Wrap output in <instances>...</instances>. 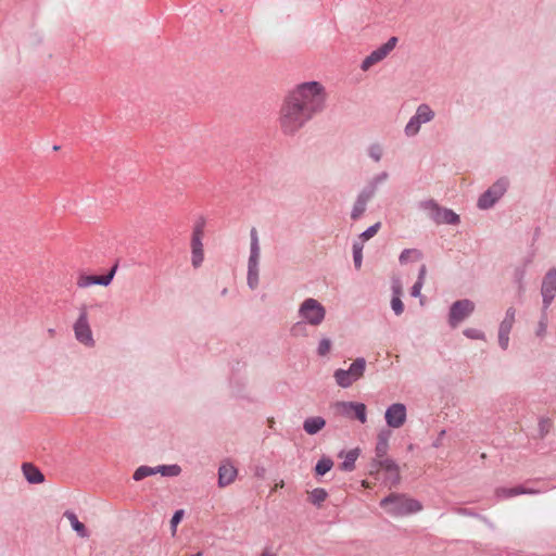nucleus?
Wrapping results in <instances>:
<instances>
[{
	"label": "nucleus",
	"mask_w": 556,
	"mask_h": 556,
	"mask_svg": "<svg viewBox=\"0 0 556 556\" xmlns=\"http://www.w3.org/2000/svg\"><path fill=\"white\" fill-rule=\"evenodd\" d=\"M261 249L258 244V236L255 228L251 230V255L249 258V268H258Z\"/></svg>",
	"instance_id": "18"
},
{
	"label": "nucleus",
	"mask_w": 556,
	"mask_h": 556,
	"mask_svg": "<svg viewBox=\"0 0 556 556\" xmlns=\"http://www.w3.org/2000/svg\"><path fill=\"white\" fill-rule=\"evenodd\" d=\"M507 186L508 181L503 178L497 180L488 191L491 192L492 197L495 198L496 201L504 194Z\"/></svg>",
	"instance_id": "28"
},
{
	"label": "nucleus",
	"mask_w": 556,
	"mask_h": 556,
	"mask_svg": "<svg viewBox=\"0 0 556 556\" xmlns=\"http://www.w3.org/2000/svg\"><path fill=\"white\" fill-rule=\"evenodd\" d=\"M380 229V223H376L375 225L370 226L368 229H366L361 236L359 238L363 240V241H366V240H369L370 238H372L377 232L378 230Z\"/></svg>",
	"instance_id": "38"
},
{
	"label": "nucleus",
	"mask_w": 556,
	"mask_h": 556,
	"mask_svg": "<svg viewBox=\"0 0 556 556\" xmlns=\"http://www.w3.org/2000/svg\"><path fill=\"white\" fill-rule=\"evenodd\" d=\"M391 306L396 315H401L404 311V305H403L400 296H393V299L391 301Z\"/></svg>",
	"instance_id": "41"
},
{
	"label": "nucleus",
	"mask_w": 556,
	"mask_h": 556,
	"mask_svg": "<svg viewBox=\"0 0 556 556\" xmlns=\"http://www.w3.org/2000/svg\"><path fill=\"white\" fill-rule=\"evenodd\" d=\"M545 330H546V323L544 320H541L539 324L538 334L539 336L544 334Z\"/></svg>",
	"instance_id": "47"
},
{
	"label": "nucleus",
	"mask_w": 556,
	"mask_h": 556,
	"mask_svg": "<svg viewBox=\"0 0 556 556\" xmlns=\"http://www.w3.org/2000/svg\"><path fill=\"white\" fill-rule=\"evenodd\" d=\"M368 154L374 161L378 162L382 157L383 148L379 143H374L368 148Z\"/></svg>",
	"instance_id": "35"
},
{
	"label": "nucleus",
	"mask_w": 556,
	"mask_h": 556,
	"mask_svg": "<svg viewBox=\"0 0 556 556\" xmlns=\"http://www.w3.org/2000/svg\"><path fill=\"white\" fill-rule=\"evenodd\" d=\"M392 290H393L394 296H400L402 294V285L399 279H395L393 281Z\"/></svg>",
	"instance_id": "45"
},
{
	"label": "nucleus",
	"mask_w": 556,
	"mask_h": 556,
	"mask_svg": "<svg viewBox=\"0 0 556 556\" xmlns=\"http://www.w3.org/2000/svg\"><path fill=\"white\" fill-rule=\"evenodd\" d=\"M358 455H359V450L358 448H354V450L349 451L345 454L344 462L341 464V468L344 471H352L354 469V464H355Z\"/></svg>",
	"instance_id": "24"
},
{
	"label": "nucleus",
	"mask_w": 556,
	"mask_h": 556,
	"mask_svg": "<svg viewBox=\"0 0 556 556\" xmlns=\"http://www.w3.org/2000/svg\"><path fill=\"white\" fill-rule=\"evenodd\" d=\"M475 309L473 302L469 300L456 301L450 309L448 323L455 328L457 325L468 317Z\"/></svg>",
	"instance_id": "9"
},
{
	"label": "nucleus",
	"mask_w": 556,
	"mask_h": 556,
	"mask_svg": "<svg viewBox=\"0 0 556 556\" xmlns=\"http://www.w3.org/2000/svg\"><path fill=\"white\" fill-rule=\"evenodd\" d=\"M434 111L428 104H420L417 108L415 115L410 117V119L405 126L406 136H416L420 130V126L425 123L431 122L434 118Z\"/></svg>",
	"instance_id": "6"
},
{
	"label": "nucleus",
	"mask_w": 556,
	"mask_h": 556,
	"mask_svg": "<svg viewBox=\"0 0 556 556\" xmlns=\"http://www.w3.org/2000/svg\"><path fill=\"white\" fill-rule=\"evenodd\" d=\"M495 198L492 197L491 192L486 191L484 192L479 201H478V206L480 208H489L491 207L494 203H495Z\"/></svg>",
	"instance_id": "33"
},
{
	"label": "nucleus",
	"mask_w": 556,
	"mask_h": 556,
	"mask_svg": "<svg viewBox=\"0 0 556 556\" xmlns=\"http://www.w3.org/2000/svg\"><path fill=\"white\" fill-rule=\"evenodd\" d=\"M435 218L438 223L443 224H457L459 222V216L447 208L438 210Z\"/></svg>",
	"instance_id": "23"
},
{
	"label": "nucleus",
	"mask_w": 556,
	"mask_h": 556,
	"mask_svg": "<svg viewBox=\"0 0 556 556\" xmlns=\"http://www.w3.org/2000/svg\"><path fill=\"white\" fill-rule=\"evenodd\" d=\"M332 409L337 416L356 418L362 424L367 421L366 405L356 402H337Z\"/></svg>",
	"instance_id": "7"
},
{
	"label": "nucleus",
	"mask_w": 556,
	"mask_h": 556,
	"mask_svg": "<svg viewBox=\"0 0 556 556\" xmlns=\"http://www.w3.org/2000/svg\"><path fill=\"white\" fill-rule=\"evenodd\" d=\"M331 350V341L329 339H323L318 345V354L320 356L327 355Z\"/></svg>",
	"instance_id": "40"
},
{
	"label": "nucleus",
	"mask_w": 556,
	"mask_h": 556,
	"mask_svg": "<svg viewBox=\"0 0 556 556\" xmlns=\"http://www.w3.org/2000/svg\"><path fill=\"white\" fill-rule=\"evenodd\" d=\"M556 293V269H551L542 283V296L545 308L552 303Z\"/></svg>",
	"instance_id": "13"
},
{
	"label": "nucleus",
	"mask_w": 556,
	"mask_h": 556,
	"mask_svg": "<svg viewBox=\"0 0 556 556\" xmlns=\"http://www.w3.org/2000/svg\"><path fill=\"white\" fill-rule=\"evenodd\" d=\"M386 422L390 428H401L407 418L406 407L402 403H394L390 405L384 414Z\"/></svg>",
	"instance_id": "10"
},
{
	"label": "nucleus",
	"mask_w": 556,
	"mask_h": 556,
	"mask_svg": "<svg viewBox=\"0 0 556 556\" xmlns=\"http://www.w3.org/2000/svg\"><path fill=\"white\" fill-rule=\"evenodd\" d=\"M248 283L254 289L258 283V268H249L248 269Z\"/></svg>",
	"instance_id": "37"
},
{
	"label": "nucleus",
	"mask_w": 556,
	"mask_h": 556,
	"mask_svg": "<svg viewBox=\"0 0 556 556\" xmlns=\"http://www.w3.org/2000/svg\"><path fill=\"white\" fill-rule=\"evenodd\" d=\"M22 469H23V473H24L26 480L29 483H41V482H43V480H45L43 475L34 465L28 464V463L24 464Z\"/></svg>",
	"instance_id": "20"
},
{
	"label": "nucleus",
	"mask_w": 556,
	"mask_h": 556,
	"mask_svg": "<svg viewBox=\"0 0 556 556\" xmlns=\"http://www.w3.org/2000/svg\"><path fill=\"white\" fill-rule=\"evenodd\" d=\"M422 285L424 282L421 281H416L415 285L413 286L412 288V295L413 296H420L421 295V288H422Z\"/></svg>",
	"instance_id": "44"
},
{
	"label": "nucleus",
	"mask_w": 556,
	"mask_h": 556,
	"mask_svg": "<svg viewBox=\"0 0 556 556\" xmlns=\"http://www.w3.org/2000/svg\"><path fill=\"white\" fill-rule=\"evenodd\" d=\"M328 493L325 489L317 488L308 492V501L314 505H320L326 501Z\"/></svg>",
	"instance_id": "25"
},
{
	"label": "nucleus",
	"mask_w": 556,
	"mask_h": 556,
	"mask_svg": "<svg viewBox=\"0 0 556 556\" xmlns=\"http://www.w3.org/2000/svg\"><path fill=\"white\" fill-rule=\"evenodd\" d=\"M390 437H391V431L390 430H381L378 433L376 448H375L376 457L374 459V464L372 465L378 464L379 459L388 458L387 457V453H388V450H389V439H390Z\"/></svg>",
	"instance_id": "16"
},
{
	"label": "nucleus",
	"mask_w": 556,
	"mask_h": 556,
	"mask_svg": "<svg viewBox=\"0 0 556 556\" xmlns=\"http://www.w3.org/2000/svg\"><path fill=\"white\" fill-rule=\"evenodd\" d=\"M353 260L355 267L357 269L361 268L363 261V243L355 242L353 244Z\"/></svg>",
	"instance_id": "32"
},
{
	"label": "nucleus",
	"mask_w": 556,
	"mask_h": 556,
	"mask_svg": "<svg viewBox=\"0 0 556 556\" xmlns=\"http://www.w3.org/2000/svg\"><path fill=\"white\" fill-rule=\"evenodd\" d=\"M380 469H383L388 472V480L391 482L392 485L399 483L401 479L399 466L392 459H379L378 464L372 465V469L370 472L372 473L375 470L379 471Z\"/></svg>",
	"instance_id": "14"
},
{
	"label": "nucleus",
	"mask_w": 556,
	"mask_h": 556,
	"mask_svg": "<svg viewBox=\"0 0 556 556\" xmlns=\"http://www.w3.org/2000/svg\"><path fill=\"white\" fill-rule=\"evenodd\" d=\"M514 323H515V309L513 307H510L507 309L506 317L501 323L498 331L509 333L513 328Z\"/></svg>",
	"instance_id": "27"
},
{
	"label": "nucleus",
	"mask_w": 556,
	"mask_h": 556,
	"mask_svg": "<svg viewBox=\"0 0 556 556\" xmlns=\"http://www.w3.org/2000/svg\"><path fill=\"white\" fill-rule=\"evenodd\" d=\"M332 460L329 459V458H321L318 460L317 465H316V473L319 475V476H323L325 475L326 472H328L331 468H332Z\"/></svg>",
	"instance_id": "31"
},
{
	"label": "nucleus",
	"mask_w": 556,
	"mask_h": 556,
	"mask_svg": "<svg viewBox=\"0 0 556 556\" xmlns=\"http://www.w3.org/2000/svg\"><path fill=\"white\" fill-rule=\"evenodd\" d=\"M362 484H363V486H365V488H369L368 482H367V481H365V480L362 482Z\"/></svg>",
	"instance_id": "50"
},
{
	"label": "nucleus",
	"mask_w": 556,
	"mask_h": 556,
	"mask_svg": "<svg viewBox=\"0 0 556 556\" xmlns=\"http://www.w3.org/2000/svg\"><path fill=\"white\" fill-rule=\"evenodd\" d=\"M286 98L314 116L323 111L327 92L319 81H305L296 85Z\"/></svg>",
	"instance_id": "1"
},
{
	"label": "nucleus",
	"mask_w": 556,
	"mask_h": 556,
	"mask_svg": "<svg viewBox=\"0 0 556 556\" xmlns=\"http://www.w3.org/2000/svg\"><path fill=\"white\" fill-rule=\"evenodd\" d=\"M283 485H285V482H283V480H281L280 482L276 483L275 490L278 488H283Z\"/></svg>",
	"instance_id": "49"
},
{
	"label": "nucleus",
	"mask_w": 556,
	"mask_h": 556,
	"mask_svg": "<svg viewBox=\"0 0 556 556\" xmlns=\"http://www.w3.org/2000/svg\"><path fill=\"white\" fill-rule=\"evenodd\" d=\"M426 274H427V268H426V265H422L419 269V274H418V280L417 281H421L424 282L425 278H426Z\"/></svg>",
	"instance_id": "46"
},
{
	"label": "nucleus",
	"mask_w": 556,
	"mask_h": 556,
	"mask_svg": "<svg viewBox=\"0 0 556 556\" xmlns=\"http://www.w3.org/2000/svg\"><path fill=\"white\" fill-rule=\"evenodd\" d=\"M299 317L311 326H319L326 317V308L317 300L308 298L300 305Z\"/></svg>",
	"instance_id": "4"
},
{
	"label": "nucleus",
	"mask_w": 556,
	"mask_h": 556,
	"mask_svg": "<svg viewBox=\"0 0 556 556\" xmlns=\"http://www.w3.org/2000/svg\"><path fill=\"white\" fill-rule=\"evenodd\" d=\"M202 232L197 230L192 237V264L199 266L203 261V249L201 242Z\"/></svg>",
	"instance_id": "19"
},
{
	"label": "nucleus",
	"mask_w": 556,
	"mask_h": 556,
	"mask_svg": "<svg viewBox=\"0 0 556 556\" xmlns=\"http://www.w3.org/2000/svg\"><path fill=\"white\" fill-rule=\"evenodd\" d=\"M157 472V468H151V467H147V466H141L139 467L135 473H134V479L136 481H139V480H142L143 478L148 477V476H151V475H154Z\"/></svg>",
	"instance_id": "30"
},
{
	"label": "nucleus",
	"mask_w": 556,
	"mask_h": 556,
	"mask_svg": "<svg viewBox=\"0 0 556 556\" xmlns=\"http://www.w3.org/2000/svg\"><path fill=\"white\" fill-rule=\"evenodd\" d=\"M182 516H184V510H177V511L174 514V516L172 517V519H170V526H172L173 533H175V532H176V527H177V525L181 521Z\"/></svg>",
	"instance_id": "42"
},
{
	"label": "nucleus",
	"mask_w": 556,
	"mask_h": 556,
	"mask_svg": "<svg viewBox=\"0 0 556 556\" xmlns=\"http://www.w3.org/2000/svg\"><path fill=\"white\" fill-rule=\"evenodd\" d=\"M76 339L85 345L92 346L94 344L92 332L88 324L86 311L81 312L74 326Z\"/></svg>",
	"instance_id": "11"
},
{
	"label": "nucleus",
	"mask_w": 556,
	"mask_h": 556,
	"mask_svg": "<svg viewBox=\"0 0 556 556\" xmlns=\"http://www.w3.org/2000/svg\"><path fill=\"white\" fill-rule=\"evenodd\" d=\"M325 419L323 417L317 416L307 418L303 424V428L306 433L315 434L318 431H320L325 427Z\"/></svg>",
	"instance_id": "21"
},
{
	"label": "nucleus",
	"mask_w": 556,
	"mask_h": 556,
	"mask_svg": "<svg viewBox=\"0 0 556 556\" xmlns=\"http://www.w3.org/2000/svg\"><path fill=\"white\" fill-rule=\"evenodd\" d=\"M553 426V421L549 418H541L539 421V432L541 437L546 435Z\"/></svg>",
	"instance_id": "36"
},
{
	"label": "nucleus",
	"mask_w": 556,
	"mask_h": 556,
	"mask_svg": "<svg viewBox=\"0 0 556 556\" xmlns=\"http://www.w3.org/2000/svg\"><path fill=\"white\" fill-rule=\"evenodd\" d=\"M366 204H367V198L364 195H359L358 199L356 200V202L353 206L352 213H351L352 219L356 220L357 218H359L362 216V214L366 210Z\"/></svg>",
	"instance_id": "26"
},
{
	"label": "nucleus",
	"mask_w": 556,
	"mask_h": 556,
	"mask_svg": "<svg viewBox=\"0 0 556 556\" xmlns=\"http://www.w3.org/2000/svg\"><path fill=\"white\" fill-rule=\"evenodd\" d=\"M314 116L285 97L279 110V127L285 136H294Z\"/></svg>",
	"instance_id": "2"
},
{
	"label": "nucleus",
	"mask_w": 556,
	"mask_h": 556,
	"mask_svg": "<svg viewBox=\"0 0 556 556\" xmlns=\"http://www.w3.org/2000/svg\"><path fill=\"white\" fill-rule=\"evenodd\" d=\"M464 334L469 339L484 340V333L478 329L467 328L464 330Z\"/></svg>",
	"instance_id": "39"
},
{
	"label": "nucleus",
	"mask_w": 556,
	"mask_h": 556,
	"mask_svg": "<svg viewBox=\"0 0 556 556\" xmlns=\"http://www.w3.org/2000/svg\"><path fill=\"white\" fill-rule=\"evenodd\" d=\"M181 469L178 465H170V466H160L157 467V472L162 473L163 476H178L180 473Z\"/></svg>",
	"instance_id": "34"
},
{
	"label": "nucleus",
	"mask_w": 556,
	"mask_h": 556,
	"mask_svg": "<svg viewBox=\"0 0 556 556\" xmlns=\"http://www.w3.org/2000/svg\"><path fill=\"white\" fill-rule=\"evenodd\" d=\"M366 368V361L364 358H356L349 367V369H338L334 371V379L342 388L351 387L355 381L364 376Z\"/></svg>",
	"instance_id": "5"
},
{
	"label": "nucleus",
	"mask_w": 556,
	"mask_h": 556,
	"mask_svg": "<svg viewBox=\"0 0 556 556\" xmlns=\"http://www.w3.org/2000/svg\"><path fill=\"white\" fill-rule=\"evenodd\" d=\"M509 342V333L498 331V343L502 349L506 350Z\"/></svg>",
	"instance_id": "43"
},
{
	"label": "nucleus",
	"mask_w": 556,
	"mask_h": 556,
	"mask_svg": "<svg viewBox=\"0 0 556 556\" xmlns=\"http://www.w3.org/2000/svg\"><path fill=\"white\" fill-rule=\"evenodd\" d=\"M301 329H303V326L300 323H298L292 327L291 332L293 336H296L298 331Z\"/></svg>",
	"instance_id": "48"
},
{
	"label": "nucleus",
	"mask_w": 556,
	"mask_h": 556,
	"mask_svg": "<svg viewBox=\"0 0 556 556\" xmlns=\"http://www.w3.org/2000/svg\"><path fill=\"white\" fill-rule=\"evenodd\" d=\"M202 554L201 553H198L195 556H201Z\"/></svg>",
	"instance_id": "51"
},
{
	"label": "nucleus",
	"mask_w": 556,
	"mask_h": 556,
	"mask_svg": "<svg viewBox=\"0 0 556 556\" xmlns=\"http://www.w3.org/2000/svg\"><path fill=\"white\" fill-rule=\"evenodd\" d=\"M421 258L420 251L416 249H406L404 250L400 255V262L401 264H406L407 262H416Z\"/></svg>",
	"instance_id": "29"
},
{
	"label": "nucleus",
	"mask_w": 556,
	"mask_h": 556,
	"mask_svg": "<svg viewBox=\"0 0 556 556\" xmlns=\"http://www.w3.org/2000/svg\"><path fill=\"white\" fill-rule=\"evenodd\" d=\"M116 267H113L108 275L96 276V275H86L80 274L77 277V287L80 289L89 288L93 285L100 286H109L115 275Z\"/></svg>",
	"instance_id": "12"
},
{
	"label": "nucleus",
	"mask_w": 556,
	"mask_h": 556,
	"mask_svg": "<svg viewBox=\"0 0 556 556\" xmlns=\"http://www.w3.org/2000/svg\"><path fill=\"white\" fill-rule=\"evenodd\" d=\"M538 493H539V491H536V490L527 489L521 485L514 486V488L502 486V488H497L495 490V496L498 500H506V498L514 497L517 495H522V494H538Z\"/></svg>",
	"instance_id": "17"
},
{
	"label": "nucleus",
	"mask_w": 556,
	"mask_h": 556,
	"mask_svg": "<svg viewBox=\"0 0 556 556\" xmlns=\"http://www.w3.org/2000/svg\"><path fill=\"white\" fill-rule=\"evenodd\" d=\"M237 475V468L229 460H224L218 469V486L225 488L233 483Z\"/></svg>",
	"instance_id": "15"
},
{
	"label": "nucleus",
	"mask_w": 556,
	"mask_h": 556,
	"mask_svg": "<svg viewBox=\"0 0 556 556\" xmlns=\"http://www.w3.org/2000/svg\"><path fill=\"white\" fill-rule=\"evenodd\" d=\"M380 506L394 517L406 516L421 509L418 501L402 494H391L380 502Z\"/></svg>",
	"instance_id": "3"
},
{
	"label": "nucleus",
	"mask_w": 556,
	"mask_h": 556,
	"mask_svg": "<svg viewBox=\"0 0 556 556\" xmlns=\"http://www.w3.org/2000/svg\"><path fill=\"white\" fill-rule=\"evenodd\" d=\"M64 517L70 521L72 528L77 532L80 538H87L88 532L83 522H80L77 516L72 511H65Z\"/></svg>",
	"instance_id": "22"
},
{
	"label": "nucleus",
	"mask_w": 556,
	"mask_h": 556,
	"mask_svg": "<svg viewBox=\"0 0 556 556\" xmlns=\"http://www.w3.org/2000/svg\"><path fill=\"white\" fill-rule=\"evenodd\" d=\"M397 38L391 37L386 43H383L378 49L374 50L368 56H366L363 60L361 64L362 71L366 72L375 64L384 60L389 55V53L395 48Z\"/></svg>",
	"instance_id": "8"
}]
</instances>
